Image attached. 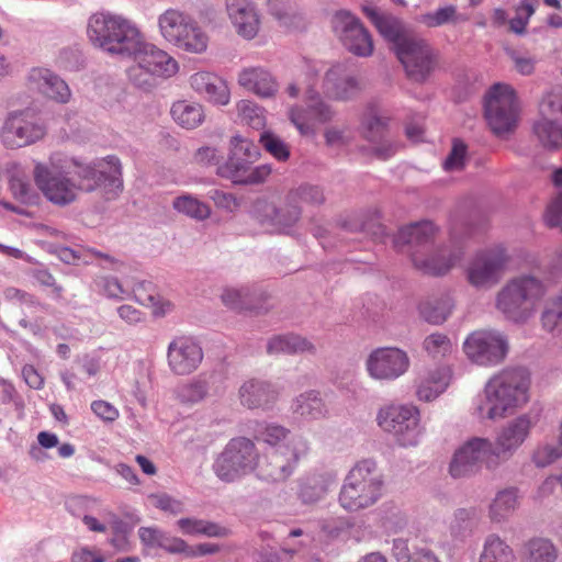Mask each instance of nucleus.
I'll return each instance as SVG.
<instances>
[{"label": "nucleus", "instance_id": "20", "mask_svg": "<svg viewBox=\"0 0 562 562\" xmlns=\"http://www.w3.org/2000/svg\"><path fill=\"white\" fill-rule=\"evenodd\" d=\"M203 359L202 348L188 337H179L168 347V364L178 375L190 374L198 369Z\"/></svg>", "mask_w": 562, "mask_h": 562}, {"label": "nucleus", "instance_id": "2", "mask_svg": "<svg viewBox=\"0 0 562 562\" xmlns=\"http://www.w3.org/2000/svg\"><path fill=\"white\" fill-rule=\"evenodd\" d=\"M475 232L470 216L454 212L450 216L449 245L432 248L436 227L429 221L402 227L394 241L396 245H407L412 248V262L416 269L425 274L439 277L448 273L462 258L463 239Z\"/></svg>", "mask_w": 562, "mask_h": 562}, {"label": "nucleus", "instance_id": "57", "mask_svg": "<svg viewBox=\"0 0 562 562\" xmlns=\"http://www.w3.org/2000/svg\"><path fill=\"white\" fill-rule=\"evenodd\" d=\"M98 503V499L89 496H74L67 501L66 506L71 515L82 518L83 515H89L88 513L92 512Z\"/></svg>", "mask_w": 562, "mask_h": 562}, {"label": "nucleus", "instance_id": "29", "mask_svg": "<svg viewBox=\"0 0 562 562\" xmlns=\"http://www.w3.org/2000/svg\"><path fill=\"white\" fill-rule=\"evenodd\" d=\"M194 18L178 9H168L158 18L161 36L175 45Z\"/></svg>", "mask_w": 562, "mask_h": 562}, {"label": "nucleus", "instance_id": "55", "mask_svg": "<svg viewBox=\"0 0 562 562\" xmlns=\"http://www.w3.org/2000/svg\"><path fill=\"white\" fill-rule=\"evenodd\" d=\"M328 491V485L318 479L302 485L300 496L304 503H315L323 498Z\"/></svg>", "mask_w": 562, "mask_h": 562}, {"label": "nucleus", "instance_id": "42", "mask_svg": "<svg viewBox=\"0 0 562 562\" xmlns=\"http://www.w3.org/2000/svg\"><path fill=\"white\" fill-rule=\"evenodd\" d=\"M238 121L254 130H261L266 125L265 109L250 100H240L236 103Z\"/></svg>", "mask_w": 562, "mask_h": 562}, {"label": "nucleus", "instance_id": "51", "mask_svg": "<svg viewBox=\"0 0 562 562\" xmlns=\"http://www.w3.org/2000/svg\"><path fill=\"white\" fill-rule=\"evenodd\" d=\"M423 347L431 357H438L450 351L451 342L447 335L435 333L424 339Z\"/></svg>", "mask_w": 562, "mask_h": 562}, {"label": "nucleus", "instance_id": "23", "mask_svg": "<svg viewBox=\"0 0 562 562\" xmlns=\"http://www.w3.org/2000/svg\"><path fill=\"white\" fill-rule=\"evenodd\" d=\"M191 87L215 104L226 105L231 100V91L224 79L216 74L199 71L190 77Z\"/></svg>", "mask_w": 562, "mask_h": 562}, {"label": "nucleus", "instance_id": "3", "mask_svg": "<svg viewBox=\"0 0 562 562\" xmlns=\"http://www.w3.org/2000/svg\"><path fill=\"white\" fill-rule=\"evenodd\" d=\"M87 36L94 47L104 53L128 58L145 37L132 20L109 12H98L89 18Z\"/></svg>", "mask_w": 562, "mask_h": 562}, {"label": "nucleus", "instance_id": "33", "mask_svg": "<svg viewBox=\"0 0 562 562\" xmlns=\"http://www.w3.org/2000/svg\"><path fill=\"white\" fill-rule=\"evenodd\" d=\"M255 218L265 233H279L281 229V214L277 201L259 199L255 203Z\"/></svg>", "mask_w": 562, "mask_h": 562}, {"label": "nucleus", "instance_id": "58", "mask_svg": "<svg viewBox=\"0 0 562 562\" xmlns=\"http://www.w3.org/2000/svg\"><path fill=\"white\" fill-rule=\"evenodd\" d=\"M151 505L156 508H159L162 512L178 515L183 512V503L179 499H176L168 494H151L148 496Z\"/></svg>", "mask_w": 562, "mask_h": 562}, {"label": "nucleus", "instance_id": "9", "mask_svg": "<svg viewBox=\"0 0 562 562\" xmlns=\"http://www.w3.org/2000/svg\"><path fill=\"white\" fill-rule=\"evenodd\" d=\"M485 119L496 135L512 132L518 120V103L515 90L504 83H495L484 100Z\"/></svg>", "mask_w": 562, "mask_h": 562}, {"label": "nucleus", "instance_id": "64", "mask_svg": "<svg viewBox=\"0 0 562 562\" xmlns=\"http://www.w3.org/2000/svg\"><path fill=\"white\" fill-rule=\"evenodd\" d=\"M157 548H161L169 553H186L188 550V543L177 537H171L162 531L159 544Z\"/></svg>", "mask_w": 562, "mask_h": 562}, {"label": "nucleus", "instance_id": "44", "mask_svg": "<svg viewBox=\"0 0 562 562\" xmlns=\"http://www.w3.org/2000/svg\"><path fill=\"white\" fill-rule=\"evenodd\" d=\"M541 323L549 333L560 334L562 331V290L547 301L541 314Z\"/></svg>", "mask_w": 562, "mask_h": 562}, {"label": "nucleus", "instance_id": "48", "mask_svg": "<svg viewBox=\"0 0 562 562\" xmlns=\"http://www.w3.org/2000/svg\"><path fill=\"white\" fill-rule=\"evenodd\" d=\"M255 160L229 155L227 161L217 167V175L238 183Z\"/></svg>", "mask_w": 562, "mask_h": 562}, {"label": "nucleus", "instance_id": "5", "mask_svg": "<svg viewBox=\"0 0 562 562\" xmlns=\"http://www.w3.org/2000/svg\"><path fill=\"white\" fill-rule=\"evenodd\" d=\"M547 292L542 280L524 274L510 280L498 293L497 308L516 323L527 321Z\"/></svg>", "mask_w": 562, "mask_h": 562}, {"label": "nucleus", "instance_id": "37", "mask_svg": "<svg viewBox=\"0 0 562 562\" xmlns=\"http://www.w3.org/2000/svg\"><path fill=\"white\" fill-rule=\"evenodd\" d=\"M533 133L544 148L557 150L562 147V125L553 119L541 117L533 124Z\"/></svg>", "mask_w": 562, "mask_h": 562}, {"label": "nucleus", "instance_id": "16", "mask_svg": "<svg viewBox=\"0 0 562 562\" xmlns=\"http://www.w3.org/2000/svg\"><path fill=\"white\" fill-rule=\"evenodd\" d=\"M507 257L504 249L479 254L468 270V280L475 288H486L498 282Z\"/></svg>", "mask_w": 562, "mask_h": 562}, {"label": "nucleus", "instance_id": "61", "mask_svg": "<svg viewBox=\"0 0 562 562\" xmlns=\"http://www.w3.org/2000/svg\"><path fill=\"white\" fill-rule=\"evenodd\" d=\"M254 442L245 437L232 439L225 449L227 457H249L254 453Z\"/></svg>", "mask_w": 562, "mask_h": 562}, {"label": "nucleus", "instance_id": "41", "mask_svg": "<svg viewBox=\"0 0 562 562\" xmlns=\"http://www.w3.org/2000/svg\"><path fill=\"white\" fill-rule=\"evenodd\" d=\"M209 395V383L203 379H193L177 389L176 396L179 403L188 406L204 401Z\"/></svg>", "mask_w": 562, "mask_h": 562}, {"label": "nucleus", "instance_id": "49", "mask_svg": "<svg viewBox=\"0 0 562 562\" xmlns=\"http://www.w3.org/2000/svg\"><path fill=\"white\" fill-rule=\"evenodd\" d=\"M9 187L15 199L25 204H34L38 199L25 176L13 175L10 178Z\"/></svg>", "mask_w": 562, "mask_h": 562}, {"label": "nucleus", "instance_id": "28", "mask_svg": "<svg viewBox=\"0 0 562 562\" xmlns=\"http://www.w3.org/2000/svg\"><path fill=\"white\" fill-rule=\"evenodd\" d=\"M239 397L248 408H265L278 400V393L266 382L250 380L240 386Z\"/></svg>", "mask_w": 562, "mask_h": 562}, {"label": "nucleus", "instance_id": "25", "mask_svg": "<svg viewBox=\"0 0 562 562\" xmlns=\"http://www.w3.org/2000/svg\"><path fill=\"white\" fill-rule=\"evenodd\" d=\"M30 86L49 99L65 103L70 98L67 83L45 68H33L29 75Z\"/></svg>", "mask_w": 562, "mask_h": 562}, {"label": "nucleus", "instance_id": "38", "mask_svg": "<svg viewBox=\"0 0 562 562\" xmlns=\"http://www.w3.org/2000/svg\"><path fill=\"white\" fill-rule=\"evenodd\" d=\"M449 384L445 369H437L429 373L417 386L416 395L420 401L430 402L443 393Z\"/></svg>", "mask_w": 562, "mask_h": 562}, {"label": "nucleus", "instance_id": "45", "mask_svg": "<svg viewBox=\"0 0 562 562\" xmlns=\"http://www.w3.org/2000/svg\"><path fill=\"white\" fill-rule=\"evenodd\" d=\"M552 182L559 188L558 196L548 205L544 221L550 227H561L562 229V168L552 172Z\"/></svg>", "mask_w": 562, "mask_h": 562}, {"label": "nucleus", "instance_id": "21", "mask_svg": "<svg viewBox=\"0 0 562 562\" xmlns=\"http://www.w3.org/2000/svg\"><path fill=\"white\" fill-rule=\"evenodd\" d=\"M238 85L259 98H271L278 93L279 83L274 76L262 67L243 68L237 78Z\"/></svg>", "mask_w": 562, "mask_h": 562}, {"label": "nucleus", "instance_id": "32", "mask_svg": "<svg viewBox=\"0 0 562 562\" xmlns=\"http://www.w3.org/2000/svg\"><path fill=\"white\" fill-rule=\"evenodd\" d=\"M519 505L517 488L510 487L499 491L493 498L488 516L494 522H502L508 519Z\"/></svg>", "mask_w": 562, "mask_h": 562}, {"label": "nucleus", "instance_id": "14", "mask_svg": "<svg viewBox=\"0 0 562 562\" xmlns=\"http://www.w3.org/2000/svg\"><path fill=\"white\" fill-rule=\"evenodd\" d=\"M333 27L350 53L360 57L372 55V36L357 16L348 11H338L333 19Z\"/></svg>", "mask_w": 562, "mask_h": 562}, {"label": "nucleus", "instance_id": "60", "mask_svg": "<svg viewBox=\"0 0 562 562\" xmlns=\"http://www.w3.org/2000/svg\"><path fill=\"white\" fill-rule=\"evenodd\" d=\"M562 115V93H549L540 103L541 117L553 119Z\"/></svg>", "mask_w": 562, "mask_h": 562}, {"label": "nucleus", "instance_id": "1", "mask_svg": "<svg viewBox=\"0 0 562 562\" xmlns=\"http://www.w3.org/2000/svg\"><path fill=\"white\" fill-rule=\"evenodd\" d=\"M66 161L60 154H53L49 164L36 161L33 178L43 195L54 204L66 205L74 202L78 191L91 192L104 187L106 192L122 190V165L116 156H108L91 165H81L74 160L79 183L75 184L65 171Z\"/></svg>", "mask_w": 562, "mask_h": 562}, {"label": "nucleus", "instance_id": "11", "mask_svg": "<svg viewBox=\"0 0 562 562\" xmlns=\"http://www.w3.org/2000/svg\"><path fill=\"white\" fill-rule=\"evenodd\" d=\"M47 133L41 117L31 110L11 113L0 132L1 143L11 149L21 148L42 140Z\"/></svg>", "mask_w": 562, "mask_h": 562}, {"label": "nucleus", "instance_id": "26", "mask_svg": "<svg viewBox=\"0 0 562 562\" xmlns=\"http://www.w3.org/2000/svg\"><path fill=\"white\" fill-rule=\"evenodd\" d=\"M362 12L375 26L378 32L385 40L394 44L395 50L400 47L402 41L411 37L403 34L402 23L396 16L381 12L375 7L369 4L362 7Z\"/></svg>", "mask_w": 562, "mask_h": 562}, {"label": "nucleus", "instance_id": "30", "mask_svg": "<svg viewBox=\"0 0 562 562\" xmlns=\"http://www.w3.org/2000/svg\"><path fill=\"white\" fill-rule=\"evenodd\" d=\"M453 306V299L449 293H445L422 301L418 304V313L428 324L441 325L450 316Z\"/></svg>", "mask_w": 562, "mask_h": 562}, {"label": "nucleus", "instance_id": "10", "mask_svg": "<svg viewBox=\"0 0 562 562\" xmlns=\"http://www.w3.org/2000/svg\"><path fill=\"white\" fill-rule=\"evenodd\" d=\"M395 54L404 66L407 77L418 83H424L438 64V54L427 41L416 36L402 41Z\"/></svg>", "mask_w": 562, "mask_h": 562}, {"label": "nucleus", "instance_id": "47", "mask_svg": "<svg viewBox=\"0 0 562 562\" xmlns=\"http://www.w3.org/2000/svg\"><path fill=\"white\" fill-rule=\"evenodd\" d=\"M529 562H555L558 551L554 544L542 538L532 539L527 544Z\"/></svg>", "mask_w": 562, "mask_h": 562}, {"label": "nucleus", "instance_id": "40", "mask_svg": "<svg viewBox=\"0 0 562 562\" xmlns=\"http://www.w3.org/2000/svg\"><path fill=\"white\" fill-rule=\"evenodd\" d=\"M177 525L183 535L189 536L226 537L228 535L226 528L203 519L181 518L177 521Z\"/></svg>", "mask_w": 562, "mask_h": 562}, {"label": "nucleus", "instance_id": "13", "mask_svg": "<svg viewBox=\"0 0 562 562\" xmlns=\"http://www.w3.org/2000/svg\"><path fill=\"white\" fill-rule=\"evenodd\" d=\"M468 358L480 366H495L504 360L508 351L506 339L494 331L479 330L463 342Z\"/></svg>", "mask_w": 562, "mask_h": 562}, {"label": "nucleus", "instance_id": "52", "mask_svg": "<svg viewBox=\"0 0 562 562\" xmlns=\"http://www.w3.org/2000/svg\"><path fill=\"white\" fill-rule=\"evenodd\" d=\"M484 459H452L449 465L450 474L456 477H465L481 469Z\"/></svg>", "mask_w": 562, "mask_h": 562}, {"label": "nucleus", "instance_id": "34", "mask_svg": "<svg viewBox=\"0 0 562 562\" xmlns=\"http://www.w3.org/2000/svg\"><path fill=\"white\" fill-rule=\"evenodd\" d=\"M173 46L188 53L202 54L207 49L209 36L193 19Z\"/></svg>", "mask_w": 562, "mask_h": 562}, {"label": "nucleus", "instance_id": "54", "mask_svg": "<svg viewBox=\"0 0 562 562\" xmlns=\"http://www.w3.org/2000/svg\"><path fill=\"white\" fill-rule=\"evenodd\" d=\"M457 18V8L452 4L439 8L435 12L423 16L424 23L429 27H437L453 22Z\"/></svg>", "mask_w": 562, "mask_h": 562}, {"label": "nucleus", "instance_id": "31", "mask_svg": "<svg viewBox=\"0 0 562 562\" xmlns=\"http://www.w3.org/2000/svg\"><path fill=\"white\" fill-rule=\"evenodd\" d=\"M291 411L306 420H316L327 415V406L316 390H310L296 396L291 404Z\"/></svg>", "mask_w": 562, "mask_h": 562}, {"label": "nucleus", "instance_id": "4", "mask_svg": "<svg viewBox=\"0 0 562 562\" xmlns=\"http://www.w3.org/2000/svg\"><path fill=\"white\" fill-rule=\"evenodd\" d=\"M529 372L525 368H506L488 380L485 402L477 406L480 417L496 419L528 401Z\"/></svg>", "mask_w": 562, "mask_h": 562}, {"label": "nucleus", "instance_id": "17", "mask_svg": "<svg viewBox=\"0 0 562 562\" xmlns=\"http://www.w3.org/2000/svg\"><path fill=\"white\" fill-rule=\"evenodd\" d=\"M307 108H294L290 111V121L299 130L301 135L315 134L314 124L329 122L334 117L330 106L323 102L318 93L312 88L307 90Z\"/></svg>", "mask_w": 562, "mask_h": 562}, {"label": "nucleus", "instance_id": "27", "mask_svg": "<svg viewBox=\"0 0 562 562\" xmlns=\"http://www.w3.org/2000/svg\"><path fill=\"white\" fill-rule=\"evenodd\" d=\"M389 117L370 114L364 122L366 138L376 144L375 155L381 159L392 157L396 151V146L386 139L389 133Z\"/></svg>", "mask_w": 562, "mask_h": 562}, {"label": "nucleus", "instance_id": "63", "mask_svg": "<svg viewBox=\"0 0 562 562\" xmlns=\"http://www.w3.org/2000/svg\"><path fill=\"white\" fill-rule=\"evenodd\" d=\"M209 198L215 203L217 207L227 210L229 212H233L239 205L234 194L224 192L222 190H211L209 192Z\"/></svg>", "mask_w": 562, "mask_h": 562}, {"label": "nucleus", "instance_id": "53", "mask_svg": "<svg viewBox=\"0 0 562 562\" xmlns=\"http://www.w3.org/2000/svg\"><path fill=\"white\" fill-rule=\"evenodd\" d=\"M315 346L306 338L296 334L283 335V352L286 353H315Z\"/></svg>", "mask_w": 562, "mask_h": 562}, {"label": "nucleus", "instance_id": "36", "mask_svg": "<svg viewBox=\"0 0 562 562\" xmlns=\"http://www.w3.org/2000/svg\"><path fill=\"white\" fill-rule=\"evenodd\" d=\"M134 296L140 305L149 307L156 316H165L172 312L175 307L170 301L164 300L157 295L151 289L150 283H139L134 289Z\"/></svg>", "mask_w": 562, "mask_h": 562}, {"label": "nucleus", "instance_id": "62", "mask_svg": "<svg viewBox=\"0 0 562 562\" xmlns=\"http://www.w3.org/2000/svg\"><path fill=\"white\" fill-rule=\"evenodd\" d=\"M93 414L104 423H113L119 416V409L108 401L95 400L90 405Z\"/></svg>", "mask_w": 562, "mask_h": 562}, {"label": "nucleus", "instance_id": "18", "mask_svg": "<svg viewBox=\"0 0 562 562\" xmlns=\"http://www.w3.org/2000/svg\"><path fill=\"white\" fill-rule=\"evenodd\" d=\"M225 12L236 34L244 40L255 38L260 30V15L251 0H225Z\"/></svg>", "mask_w": 562, "mask_h": 562}, {"label": "nucleus", "instance_id": "39", "mask_svg": "<svg viewBox=\"0 0 562 562\" xmlns=\"http://www.w3.org/2000/svg\"><path fill=\"white\" fill-rule=\"evenodd\" d=\"M480 562H516V557L504 540L496 535H490L484 542Z\"/></svg>", "mask_w": 562, "mask_h": 562}, {"label": "nucleus", "instance_id": "46", "mask_svg": "<svg viewBox=\"0 0 562 562\" xmlns=\"http://www.w3.org/2000/svg\"><path fill=\"white\" fill-rule=\"evenodd\" d=\"M244 459H216L213 468L216 475L225 482L235 481L248 472V465Z\"/></svg>", "mask_w": 562, "mask_h": 562}, {"label": "nucleus", "instance_id": "24", "mask_svg": "<svg viewBox=\"0 0 562 562\" xmlns=\"http://www.w3.org/2000/svg\"><path fill=\"white\" fill-rule=\"evenodd\" d=\"M323 88L334 99L348 100L359 92V82L342 65H335L326 72Z\"/></svg>", "mask_w": 562, "mask_h": 562}, {"label": "nucleus", "instance_id": "12", "mask_svg": "<svg viewBox=\"0 0 562 562\" xmlns=\"http://www.w3.org/2000/svg\"><path fill=\"white\" fill-rule=\"evenodd\" d=\"M132 58L136 61L137 66L128 69V77L136 85L142 86L146 80L138 78V71L144 70L145 72L169 78L178 72L179 66L177 60L171 57L165 50L149 44L144 38L140 47L135 50Z\"/></svg>", "mask_w": 562, "mask_h": 562}, {"label": "nucleus", "instance_id": "59", "mask_svg": "<svg viewBox=\"0 0 562 562\" xmlns=\"http://www.w3.org/2000/svg\"><path fill=\"white\" fill-rule=\"evenodd\" d=\"M271 166L263 164L260 166H249L245 176L239 179L238 184H259L263 183L271 175Z\"/></svg>", "mask_w": 562, "mask_h": 562}, {"label": "nucleus", "instance_id": "6", "mask_svg": "<svg viewBox=\"0 0 562 562\" xmlns=\"http://www.w3.org/2000/svg\"><path fill=\"white\" fill-rule=\"evenodd\" d=\"M383 492V481L373 462L363 459L349 472L339 494L340 505L357 512L374 505Z\"/></svg>", "mask_w": 562, "mask_h": 562}, {"label": "nucleus", "instance_id": "19", "mask_svg": "<svg viewBox=\"0 0 562 562\" xmlns=\"http://www.w3.org/2000/svg\"><path fill=\"white\" fill-rule=\"evenodd\" d=\"M272 295L261 288H227L222 293L225 306L238 312L261 313L269 310Z\"/></svg>", "mask_w": 562, "mask_h": 562}, {"label": "nucleus", "instance_id": "43", "mask_svg": "<svg viewBox=\"0 0 562 562\" xmlns=\"http://www.w3.org/2000/svg\"><path fill=\"white\" fill-rule=\"evenodd\" d=\"M172 206L179 213L198 221L206 220L211 215V207L191 194H183L176 198L172 202Z\"/></svg>", "mask_w": 562, "mask_h": 562}, {"label": "nucleus", "instance_id": "22", "mask_svg": "<svg viewBox=\"0 0 562 562\" xmlns=\"http://www.w3.org/2000/svg\"><path fill=\"white\" fill-rule=\"evenodd\" d=\"M324 201L325 196L323 190L318 186L305 183L290 191L286 196V214L283 211V234H285V227L294 224L301 216L299 202L319 205Z\"/></svg>", "mask_w": 562, "mask_h": 562}, {"label": "nucleus", "instance_id": "56", "mask_svg": "<svg viewBox=\"0 0 562 562\" xmlns=\"http://www.w3.org/2000/svg\"><path fill=\"white\" fill-rule=\"evenodd\" d=\"M465 155L467 145L460 139H454L451 151L443 162V168L448 171L462 169L464 167Z\"/></svg>", "mask_w": 562, "mask_h": 562}, {"label": "nucleus", "instance_id": "50", "mask_svg": "<svg viewBox=\"0 0 562 562\" xmlns=\"http://www.w3.org/2000/svg\"><path fill=\"white\" fill-rule=\"evenodd\" d=\"M229 155L247 159H258L260 153L257 146L249 139L235 135L229 142Z\"/></svg>", "mask_w": 562, "mask_h": 562}, {"label": "nucleus", "instance_id": "7", "mask_svg": "<svg viewBox=\"0 0 562 562\" xmlns=\"http://www.w3.org/2000/svg\"><path fill=\"white\" fill-rule=\"evenodd\" d=\"M375 420L402 447H415L420 441V412L412 404L384 405L378 411Z\"/></svg>", "mask_w": 562, "mask_h": 562}, {"label": "nucleus", "instance_id": "15", "mask_svg": "<svg viewBox=\"0 0 562 562\" xmlns=\"http://www.w3.org/2000/svg\"><path fill=\"white\" fill-rule=\"evenodd\" d=\"M366 366L371 378L392 381L408 370L409 358L398 348H376L369 355Z\"/></svg>", "mask_w": 562, "mask_h": 562}, {"label": "nucleus", "instance_id": "35", "mask_svg": "<svg viewBox=\"0 0 562 562\" xmlns=\"http://www.w3.org/2000/svg\"><path fill=\"white\" fill-rule=\"evenodd\" d=\"M175 122L188 130L198 127L204 120L202 105L188 101H178L170 110Z\"/></svg>", "mask_w": 562, "mask_h": 562}, {"label": "nucleus", "instance_id": "8", "mask_svg": "<svg viewBox=\"0 0 562 562\" xmlns=\"http://www.w3.org/2000/svg\"><path fill=\"white\" fill-rule=\"evenodd\" d=\"M531 426V420L527 415L515 418L503 429L494 445L490 439L473 437L460 446L452 457H498L518 448L527 435Z\"/></svg>", "mask_w": 562, "mask_h": 562}]
</instances>
